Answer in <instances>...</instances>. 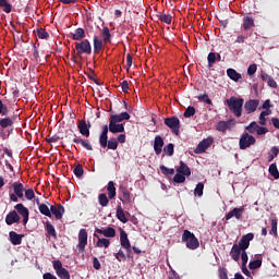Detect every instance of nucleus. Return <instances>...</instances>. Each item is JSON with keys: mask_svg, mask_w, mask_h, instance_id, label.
Listing matches in <instances>:
<instances>
[{"mask_svg": "<svg viewBox=\"0 0 279 279\" xmlns=\"http://www.w3.org/2000/svg\"><path fill=\"white\" fill-rule=\"evenodd\" d=\"M226 106L229 108L231 114L235 116L238 119L243 114V105L245 100L235 96H231L225 101Z\"/></svg>", "mask_w": 279, "mask_h": 279, "instance_id": "f257e3e1", "label": "nucleus"}, {"mask_svg": "<svg viewBox=\"0 0 279 279\" xmlns=\"http://www.w3.org/2000/svg\"><path fill=\"white\" fill-rule=\"evenodd\" d=\"M182 243H185L187 250H197L199 247V240L195 236V233L184 230L182 234Z\"/></svg>", "mask_w": 279, "mask_h": 279, "instance_id": "f03ea898", "label": "nucleus"}, {"mask_svg": "<svg viewBox=\"0 0 279 279\" xmlns=\"http://www.w3.org/2000/svg\"><path fill=\"white\" fill-rule=\"evenodd\" d=\"M163 123L167 125V128L171 129V132L174 134V136H180V128H182L180 124V118L175 116L165 118Z\"/></svg>", "mask_w": 279, "mask_h": 279, "instance_id": "7ed1b4c3", "label": "nucleus"}, {"mask_svg": "<svg viewBox=\"0 0 279 279\" xmlns=\"http://www.w3.org/2000/svg\"><path fill=\"white\" fill-rule=\"evenodd\" d=\"M13 193L10 194L11 202H19V199H22V202H25V197L23 196V192L25 191V185L21 182H14L12 184Z\"/></svg>", "mask_w": 279, "mask_h": 279, "instance_id": "20e7f679", "label": "nucleus"}, {"mask_svg": "<svg viewBox=\"0 0 279 279\" xmlns=\"http://www.w3.org/2000/svg\"><path fill=\"white\" fill-rule=\"evenodd\" d=\"M75 49L77 56H90L93 53V46H90V41L88 39H84L81 43H75Z\"/></svg>", "mask_w": 279, "mask_h": 279, "instance_id": "39448f33", "label": "nucleus"}, {"mask_svg": "<svg viewBox=\"0 0 279 279\" xmlns=\"http://www.w3.org/2000/svg\"><path fill=\"white\" fill-rule=\"evenodd\" d=\"M52 267L60 279H71V272L66 268L62 267V262L60 259L52 262Z\"/></svg>", "mask_w": 279, "mask_h": 279, "instance_id": "423d86ee", "label": "nucleus"}, {"mask_svg": "<svg viewBox=\"0 0 279 279\" xmlns=\"http://www.w3.org/2000/svg\"><path fill=\"white\" fill-rule=\"evenodd\" d=\"M252 145H256V137L253 135H250V133L244 132L239 142L240 149H247L248 147H252Z\"/></svg>", "mask_w": 279, "mask_h": 279, "instance_id": "0eeeda50", "label": "nucleus"}, {"mask_svg": "<svg viewBox=\"0 0 279 279\" xmlns=\"http://www.w3.org/2000/svg\"><path fill=\"white\" fill-rule=\"evenodd\" d=\"M86 245H88V232L86 229H81L78 232V254H82L84 250H86Z\"/></svg>", "mask_w": 279, "mask_h": 279, "instance_id": "6e6552de", "label": "nucleus"}, {"mask_svg": "<svg viewBox=\"0 0 279 279\" xmlns=\"http://www.w3.org/2000/svg\"><path fill=\"white\" fill-rule=\"evenodd\" d=\"M243 213H245V206L235 207L226 215L225 219L226 221H230L232 217H235L238 221H241V219H243Z\"/></svg>", "mask_w": 279, "mask_h": 279, "instance_id": "1a4fd4ad", "label": "nucleus"}, {"mask_svg": "<svg viewBox=\"0 0 279 279\" xmlns=\"http://www.w3.org/2000/svg\"><path fill=\"white\" fill-rule=\"evenodd\" d=\"M109 132H111V134H121L125 132V125H123V123L116 122L112 118H109Z\"/></svg>", "mask_w": 279, "mask_h": 279, "instance_id": "9d476101", "label": "nucleus"}, {"mask_svg": "<svg viewBox=\"0 0 279 279\" xmlns=\"http://www.w3.org/2000/svg\"><path fill=\"white\" fill-rule=\"evenodd\" d=\"M14 209L23 217L24 226H27V221H29V209H27L23 203L16 204Z\"/></svg>", "mask_w": 279, "mask_h": 279, "instance_id": "9b49d317", "label": "nucleus"}, {"mask_svg": "<svg viewBox=\"0 0 279 279\" xmlns=\"http://www.w3.org/2000/svg\"><path fill=\"white\" fill-rule=\"evenodd\" d=\"M251 241H254V233H247V234L243 235L240 239L236 246L242 248V252H246V250L250 247V242Z\"/></svg>", "mask_w": 279, "mask_h": 279, "instance_id": "f8f14e48", "label": "nucleus"}, {"mask_svg": "<svg viewBox=\"0 0 279 279\" xmlns=\"http://www.w3.org/2000/svg\"><path fill=\"white\" fill-rule=\"evenodd\" d=\"M260 104V100L258 99H250L244 104V110L246 114H252L253 112H256L258 106Z\"/></svg>", "mask_w": 279, "mask_h": 279, "instance_id": "ddd939ff", "label": "nucleus"}, {"mask_svg": "<svg viewBox=\"0 0 279 279\" xmlns=\"http://www.w3.org/2000/svg\"><path fill=\"white\" fill-rule=\"evenodd\" d=\"M5 223L7 226H14V223H21V216L16 210L10 211L5 216Z\"/></svg>", "mask_w": 279, "mask_h": 279, "instance_id": "4468645a", "label": "nucleus"}, {"mask_svg": "<svg viewBox=\"0 0 279 279\" xmlns=\"http://www.w3.org/2000/svg\"><path fill=\"white\" fill-rule=\"evenodd\" d=\"M109 112H110V119L116 121L117 123H121L123 121H130V113H128V111L116 114L114 111L110 109Z\"/></svg>", "mask_w": 279, "mask_h": 279, "instance_id": "2eb2a0df", "label": "nucleus"}, {"mask_svg": "<svg viewBox=\"0 0 279 279\" xmlns=\"http://www.w3.org/2000/svg\"><path fill=\"white\" fill-rule=\"evenodd\" d=\"M119 198L122 202V204H132V194L130 193L128 187H125L123 185L120 186V196H119Z\"/></svg>", "mask_w": 279, "mask_h": 279, "instance_id": "dca6fc26", "label": "nucleus"}, {"mask_svg": "<svg viewBox=\"0 0 279 279\" xmlns=\"http://www.w3.org/2000/svg\"><path fill=\"white\" fill-rule=\"evenodd\" d=\"M50 213L51 215H53L56 217L57 220L62 219V217L64 216V206H62V204H58L56 205H51L50 206Z\"/></svg>", "mask_w": 279, "mask_h": 279, "instance_id": "f3484780", "label": "nucleus"}, {"mask_svg": "<svg viewBox=\"0 0 279 279\" xmlns=\"http://www.w3.org/2000/svg\"><path fill=\"white\" fill-rule=\"evenodd\" d=\"M108 132H110V125L108 126V124H105L99 135V145L102 149H106V145H107L106 143L108 141Z\"/></svg>", "mask_w": 279, "mask_h": 279, "instance_id": "a211bd4d", "label": "nucleus"}, {"mask_svg": "<svg viewBox=\"0 0 279 279\" xmlns=\"http://www.w3.org/2000/svg\"><path fill=\"white\" fill-rule=\"evenodd\" d=\"M77 128L82 136H85V138H88V136H90V124H86L85 120H78Z\"/></svg>", "mask_w": 279, "mask_h": 279, "instance_id": "6ab92c4d", "label": "nucleus"}, {"mask_svg": "<svg viewBox=\"0 0 279 279\" xmlns=\"http://www.w3.org/2000/svg\"><path fill=\"white\" fill-rule=\"evenodd\" d=\"M213 145V138L203 140L194 149L195 154H204Z\"/></svg>", "mask_w": 279, "mask_h": 279, "instance_id": "aec40b11", "label": "nucleus"}, {"mask_svg": "<svg viewBox=\"0 0 279 279\" xmlns=\"http://www.w3.org/2000/svg\"><path fill=\"white\" fill-rule=\"evenodd\" d=\"M97 234H102L107 239H114L117 236V230L112 227H107L106 229H96Z\"/></svg>", "mask_w": 279, "mask_h": 279, "instance_id": "412c9836", "label": "nucleus"}, {"mask_svg": "<svg viewBox=\"0 0 279 279\" xmlns=\"http://www.w3.org/2000/svg\"><path fill=\"white\" fill-rule=\"evenodd\" d=\"M162 147H165V140H162V136H155L154 150L157 156H160L162 154Z\"/></svg>", "mask_w": 279, "mask_h": 279, "instance_id": "4be33fe9", "label": "nucleus"}, {"mask_svg": "<svg viewBox=\"0 0 279 279\" xmlns=\"http://www.w3.org/2000/svg\"><path fill=\"white\" fill-rule=\"evenodd\" d=\"M75 145H82L84 149H87V151H93V145H90V141L84 140L81 136L74 135V138L72 140Z\"/></svg>", "mask_w": 279, "mask_h": 279, "instance_id": "5701e85b", "label": "nucleus"}, {"mask_svg": "<svg viewBox=\"0 0 279 279\" xmlns=\"http://www.w3.org/2000/svg\"><path fill=\"white\" fill-rule=\"evenodd\" d=\"M241 254H243V248L238 246L236 244H233L230 251V256L232 260L239 263V260L241 259Z\"/></svg>", "mask_w": 279, "mask_h": 279, "instance_id": "b1692460", "label": "nucleus"}, {"mask_svg": "<svg viewBox=\"0 0 279 279\" xmlns=\"http://www.w3.org/2000/svg\"><path fill=\"white\" fill-rule=\"evenodd\" d=\"M24 236V234H19L16 231H11L9 233V241L12 243V245H21Z\"/></svg>", "mask_w": 279, "mask_h": 279, "instance_id": "393cba45", "label": "nucleus"}, {"mask_svg": "<svg viewBox=\"0 0 279 279\" xmlns=\"http://www.w3.org/2000/svg\"><path fill=\"white\" fill-rule=\"evenodd\" d=\"M260 267H263V255L262 254H256L255 259L251 260L248 263V268L251 270H254V269H260Z\"/></svg>", "mask_w": 279, "mask_h": 279, "instance_id": "a878e982", "label": "nucleus"}, {"mask_svg": "<svg viewBox=\"0 0 279 279\" xmlns=\"http://www.w3.org/2000/svg\"><path fill=\"white\" fill-rule=\"evenodd\" d=\"M120 244L123 250L132 247V243H130V239H128V233L123 229L120 230Z\"/></svg>", "mask_w": 279, "mask_h": 279, "instance_id": "bb28decb", "label": "nucleus"}, {"mask_svg": "<svg viewBox=\"0 0 279 279\" xmlns=\"http://www.w3.org/2000/svg\"><path fill=\"white\" fill-rule=\"evenodd\" d=\"M70 36L74 40H84V38H86V31L80 27V28H76L74 33H70Z\"/></svg>", "mask_w": 279, "mask_h": 279, "instance_id": "cd10ccee", "label": "nucleus"}, {"mask_svg": "<svg viewBox=\"0 0 279 279\" xmlns=\"http://www.w3.org/2000/svg\"><path fill=\"white\" fill-rule=\"evenodd\" d=\"M177 173H181L189 178L191 175V168H189L184 161H180V166L177 168Z\"/></svg>", "mask_w": 279, "mask_h": 279, "instance_id": "c85d7f7f", "label": "nucleus"}, {"mask_svg": "<svg viewBox=\"0 0 279 279\" xmlns=\"http://www.w3.org/2000/svg\"><path fill=\"white\" fill-rule=\"evenodd\" d=\"M94 236L97 239L96 247H110V240L106 238H99L97 233H94Z\"/></svg>", "mask_w": 279, "mask_h": 279, "instance_id": "c756f323", "label": "nucleus"}, {"mask_svg": "<svg viewBox=\"0 0 279 279\" xmlns=\"http://www.w3.org/2000/svg\"><path fill=\"white\" fill-rule=\"evenodd\" d=\"M242 27H243L244 32L252 29V27H254V17L244 16Z\"/></svg>", "mask_w": 279, "mask_h": 279, "instance_id": "7c9ffc66", "label": "nucleus"}, {"mask_svg": "<svg viewBox=\"0 0 279 279\" xmlns=\"http://www.w3.org/2000/svg\"><path fill=\"white\" fill-rule=\"evenodd\" d=\"M227 75L228 77H230V80H232L233 82H239V80H241L243 76L241 75V73L236 72V70L230 68L227 70Z\"/></svg>", "mask_w": 279, "mask_h": 279, "instance_id": "2f4dec72", "label": "nucleus"}, {"mask_svg": "<svg viewBox=\"0 0 279 279\" xmlns=\"http://www.w3.org/2000/svg\"><path fill=\"white\" fill-rule=\"evenodd\" d=\"M101 49H104V40L99 39L97 36H94V53H101Z\"/></svg>", "mask_w": 279, "mask_h": 279, "instance_id": "473e14b6", "label": "nucleus"}, {"mask_svg": "<svg viewBox=\"0 0 279 279\" xmlns=\"http://www.w3.org/2000/svg\"><path fill=\"white\" fill-rule=\"evenodd\" d=\"M109 199H114L117 197V187H114V182L109 181L107 185Z\"/></svg>", "mask_w": 279, "mask_h": 279, "instance_id": "72a5a7b5", "label": "nucleus"}, {"mask_svg": "<svg viewBox=\"0 0 279 279\" xmlns=\"http://www.w3.org/2000/svg\"><path fill=\"white\" fill-rule=\"evenodd\" d=\"M45 229L47 231V234H49V236H53V239H58V233L56 232V227H53V225H51V222L49 220L46 221Z\"/></svg>", "mask_w": 279, "mask_h": 279, "instance_id": "f704fd0d", "label": "nucleus"}, {"mask_svg": "<svg viewBox=\"0 0 279 279\" xmlns=\"http://www.w3.org/2000/svg\"><path fill=\"white\" fill-rule=\"evenodd\" d=\"M117 219L121 221V223H128V218L125 217V211L121 205L117 206Z\"/></svg>", "mask_w": 279, "mask_h": 279, "instance_id": "c9c22d12", "label": "nucleus"}, {"mask_svg": "<svg viewBox=\"0 0 279 279\" xmlns=\"http://www.w3.org/2000/svg\"><path fill=\"white\" fill-rule=\"evenodd\" d=\"M218 132H226L230 130V121H219L216 125Z\"/></svg>", "mask_w": 279, "mask_h": 279, "instance_id": "e433bc0d", "label": "nucleus"}, {"mask_svg": "<svg viewBox=\"0 0 279 279\" xmlns=\"http://www.w3.org/2000/svg\"><path fill=\"white\" fill-rule=\"evenodd\" d=\"M106 147L108 149H112L114 151L119 147V141H117V138H114V137H111V138L107 140Z\"/></svg>", "mask_w": 279, "mask_h": 279, "instance_id": "4c0bfd02", "label": "nucleus"}, {"mask_svg": "<svg viewBox=\"0 0 279 279\" xmlns=\"http://www.w3.org/2000/svg\"><path fill=\"white\" fill-rule=\"evenodd\" d=\"M101 34L104 43H110L112 40V35L110 34V28H108V26L102 27Z\"/></svg>", "mask_w": 279, "mask_h": 279, "instance_id": "58836bf2", "label": "nucleus"}, {"mask_svg": "<svg viewBox=\"0 0 279 279\" xmlns=\"http://www.w3.org/2000/svg\"><path fill=\"white\" fill-rule=\"evenodd\" d=\"M12 125H14V121L11 120L10 117L8 118H2L0 120V128H2V130H5V128H12Z\"/></svg>", "mask_w": 279, "mask_h": 279, "instance_id": "ea45409f", "label": "nucleus"}, {"mask_svg": "<svg viewBox=\"0 0 279 279\" xmlns=\"http://www.w3.org/2000/svg\"><path fill=\"white\" fill-rule=\"evenodd\" d=\"M38 210L45 217L51 218V209H49V206H47V204L44 203V204L39 205Z\"/></svg>", "mask_w": 279, "mask_h": 279, "instance_id": "a19ab883", "label": "nucleus"}, {"mask_svg": "<svg viewBox=\"0 0 279 279\" xmlns=\"http://www.w3.org/2000/svg\"><path fill=\"white\" fill-rule=\"evenodd\" d=\"M208 68L213 69L217 62V52H209L207 56Z\"/></svg>", "mask_w": 279, "mask_h": 279, "instance_id": "79ce46f5", "label": "nucleus"}, {"mask_svg": "<svg viewBox=\"0 0 279 279\" xmlns=\"http://www.w3.org/2000/svg\"><path fill=\"white\" fill-rule=\"evenodd\" d=\"M258 123H256V121L251 122L247 126H245L246 132H248V134H256V132H258Z\"/></svg>", "mask_w": 279, "mask_h": 279, "instance_id": "37998d69", "label": "nucleus"}, {"mask_svg": "<svg viewBox=\"0 0 279 279\" xmlns=\"http://www.w3.org/2000/svg\"><path fill=\"white\" fill-rule=\"evenodd\" d=\"M270 175L275 178V180H279V171H278V166L276 163H271L268 169Z\"/></svg>", "mask_w": 279, "mask_h": 279, "instance_id": "c03bdc74", "label": "nucleus"}, {"mask_svg": "<svg viewBox=\"0 0 279 279\" xmlns=\"http://www.w3.org/2000/svg\"><path fill=\"white\" fill-rule=\"evenodd\" d=\"M271 114V110L262 111L259 114V125H267V119L265 117H269Z\"/></svg>", "mask_w": 279, "mask_h": 279, "instance_id": "a18cd8bd", "label": "nucleus"}, {"mask_svg": "<svg viewBox=\"0 0 279 279\" xmlns=\"http://www.w3.org/2000/svg\"><path fill=\"white\" fill-rule=\"evenodd\" d=\"M98 203L102 206V208H106V206L110 204V201L106 194L101 193L98 195Z\"/></svg>", "mask_w": 279, "mask_h": 279, "instance_id": "49530a36", "label": "nucleus"}, {"mask_svg": "<svg viewBox=\"0 0 279 279\" xmlns=\"http://www.w3.org/2000/svg\"><path fill=\"white\" fill-rule=\"evenodd\" d=\"M0 8H3V12L7 14L12 12V4L8 3V0H0Z\"/></svg>", "mask_w": 279, "mask_h": 279, "instance_id": "de8ad7c7", "label": "nucleus"}, {"mask_svg": "<svg viewBox=\"0 0 279 279\" xmlns=\"http://www.w3.org/2000/svg\"><path fill=\"white\" fill-rule=\"evenodd\" d=\"M173 182H175V184H184V182H186L185 174L177 172V174L173 177Z\"/></svg>", "mask_w": 279, "mask_h": 279, "instance_id": "09e8293b", "label": "nucleus"}, {"mask_svg": "<svg viewBox=\"0 0 279 279\" xmlns=\"http://www.w3.org/2000/svg\"><path fill=\"white\" fill-rule=\"evenodd\" d=\"M183 117H184L185 119H191V117H195V107L189 106V107L185 109V111H184V113H183Z\"/></svg>", "mask_w": 279, "mask_h": 279, "instance_id": "8fccbe9b", "label": "nucleus"}, {"mask_svg": "<svg viewBox=\"0 0 279 279\" xmlns=\"http://www.w3.org/2000/svg\"><path fill=\"white\" fill-rule=\"evenodd\" d=\"M159 21H161V23H166V25H171V21H173V17L171 16V14H160Z\"/></svg>", "mask_w": 279, "mask_h": 279, "instance_id": "3c124183", "label": "nucleus"}, {"mask_svg": "<svg viewBox=\"0 0 279 279\" xmlns=\"http://www.w3.org/2000/svg\"><path fill=\"white\" fill-rule=\"evenodd\" d=\"M197 99L203 104H207V106H213V100L210 99V97H208L207 94L199 95Z\"/></svg>", "mask_w": 279, "mask_h": 279, "instance_id": "603ef678", "label": "nucleus"}, {"mask_svg": "<svg viewBox=\"0 0 279 279\" xmlns=\"http://www.w3.org/2000/svg\"><path fill=\"white\" fill-rule=\"evenodd\" d=\"M160 171L163 175H174L175 170L173 168H167L166 166H160Z\"/></svg>", "mask_w": 279, "mask_h": 279, "instance_id": "864d4df0", "label": "nucleus"}, {"mask_svg": "<svg viewBox=\"0 0 279 279\" xmlns=\"http://www.w3.org/2000/svg\"><path fill=\"white\" fill-rule=\"evenodd\" d=\"M194 195H197L198 197H202V195H204V183L199 182L198 184H196Z\"/></svg>", "mask_w": 279, "mask_h": 279, "instance_id": "5fc2aeb1", "label": "nucleus"}, {"mask_svg": "<svg viewBox=\"0 0 279 279\" xmlns=\"http://www.w3.org/2000/svg\"><path fill=\"white\" fill-rule=\"evenodd\" d=\"M269 234H274V236H278V220L276 219L271 220V230L269 231Z\"/></svg>", "mask_w": 279, "mask_h": 279, "instance_id": "6e6d98bb", "label": "nucleus"}, {"mask_svg": "<svg viewBox=\"0 0 279 279\" xmlns=\"http://www.w3.org/2000/svg\"><path fill=\"white\" fill-rule=\"evenodd\" d=\"M73 173L76 178H82V175H84V168L82 167V165H77L75 166Z\"/></svg>", "mask_w": 279, "mask_h": 279, "instance_id": "4d7b16f0", "label": "nucleus"}, {"mask_svg": "<svg viewBox=\"0 0 279 279\" xmlns=\"http://www.w3.org/2000/svg\"><path fill=\"white\" fill-rule=\"evenodd\" d=\"M163 151H165V154H167V156H173V154H174V145L172 143L166 145L163 147Z\"/></svg>", "mask_w": 279, "mask_h": 279, "instance_id": "13d9d810", "label": "nucleus"}, {"mask_svg": "<svg viewBox=\"0 0 279 279\" xmlns=\"http://www.w3.org/2000/svg\"><path fill=\"white\" fill-rule=\"evenodd\" d=\"M114 256L119 263L128 260V257H126L125 253H123V250H119V252L116 253Z\"/></svg>", "mask_w": 279, "mask_h": 279, "instance_id": "bf43d9fd", "label": "nucleus"}, {"mask_svg": "<svg viewBox=\"0 0 279 279\" xmlns=\"http://www.w3.org/2000/svg\"><path fill=\"white\" fill-rule=\"evenodd\" d=\"M271 154L268 156V162H271L276 156L279 154V148L276 146H272L270 149Z\"/></svg>", "mask_w": 279, "mask_h": 279, "instance_id": "052dcab7", "label": "nucleus"}, {"mask_svg": "<svg viewBox=\"0 0 279 279\" xmlns=\"http://www.w3.org/2000/svg\"><path fill=\"white\" fill-rule=\"evenodd\" d=\"M37 36L41 40H45V39L49 38V33H47V31H45L44 28H38L37 29Z\"/></svg>", "mask_w": 279, "mask_h": 279, "instance_id": "680f3d73", "label": "nucleus"}, {"mask_svg": "<svg viewBox=\"0 0 279 279\" xmlns=\"http://www.w3.org/2000/svg\"><path fill=\"white\" fill-rule=\"evenodd\" d=\"M8 106L3 105V101L0 99V114L2 117H8Z\"/></svg>", "mask_w": 279, "mask_h": 279, "instance_id": "e2e57ef3", "label": "nucleus"}, {"mask_svg": "<svg viewBox=\"0 0 279 279\" xmlns=\"http://www.w3.org/2000/svg\"><path fill=\"white\" fill-rule=\"evenodd\" d=\"M25 197H26V199L32 202V199H34V197H36V194L34 193V190H32V189L26 190L25 191Z\"/></svg>", "mask_w": 279, "mask_h": 279, "instance_id": "0e129e2a", "label": "nucleus"}, {"mask_svg": "<svg viewBox=\"0 0 279 279\" xmlns=\"http://www.w3.org/2000/svg\"><path fill=\"white\" fill-rule=\"evenodd\" d=\"M256 71H258V66L256 65V63L251 64L247 68V75H254L256 73Z\"/></svg>", "mask_w": 279, "mask_h": 279, "instance_id": "69168bd1", "label": "nucleus"}, {"mask_svg": "<svg viewBox=\"0 0 279 279\" xmlns=\"http://www.w3.org/2000/svg\"><path fill=\"white\" fill-rule=\"evenodd\" d=\"M93 267L96 269V271H99L101 269V263H99V259L97 257L93 258Z\"/></svg>", "mask_w": 279, "mask_h": 279, "instance_id": "338daca9", "label": "nucleus"}, {"mask_svg": "<svg viewBox=\"0 0 279 279\" xmlns=\"http://www.w3.org/2000/svg\"><path fill=\"white\" fill-rule=\"evenodd\" d=\"M219 278L220 279H228V269L222 268L219 270Z\"/></svg>", "mask_w": 279, "mask_h": 279, "instance_id": "774afa93", "label": "nucleus"}]
</instances>
